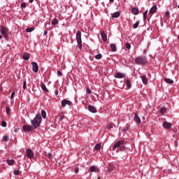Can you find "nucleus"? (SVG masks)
Here are the masks:
<instances>
[{"mask_svg":"<svg viewBox=\"0 0 179 179\" xmlns=\"http://www.w3.org/2000/svg\"><path fill=\"white\" fill-rule=\"evenodd\" d=\"M35 1H38V0H35Z\"/></svg>","mask_w":179,"mask_h":179,"instance_id":"58","label":"nucleus"},{"mask_svg":"<svg viewBox=\"0 0 179 179\" xmlns=\"http://www.w3.org/2000/svg\"><path fill=\"white\" fill-rule=\"evenodd\" d=\"M6 125H7L6 122L3 121L1 122V127H3V128H6Z\"/></svg>","mask_w":179,"mask_h":179,"instance_id":"39","label":"nucleus"},{"mask_svg":"<svg viewBox=\"0 0 179 179\" xmlns=\"http://www.w3.org/2000/svg\"><path fill=\"white\" fill-rule=\"evenodd\" d=\"M148 10H146L144 13H143V20H146V19H148Z\"/></svg>","mask_w":179,"mask_h":179,"instance_id":"30","label":"nucleus"},{"mask_svg":"<svg viewBox=\"0 0 179 179\" xmlns=\"http://www.w3.org/2000/svg\"><path fill=\"white\" fill-rule=\"evenodd\" d=\"M23 131L24 132H31L33 131V127H31L30 125H24Z\"/></svg>","mask_w":179,"mask_h":179,"instance_id":"8","label":"nucleus"},{"mask_svg":"<svg viewBox=\"0 0 179 179\" xmlns=\"http://www.w3.org/2000/svg\"><path fill=\"white\" fill-rule=\"evenodd\" d=\"M34 30V27H29L26 29L27 33H31Z\"/></svg>","mask_w":179,"mask_h":179,"instance_id":"28","label":"nucleus"},{"mask_svg":"<svg viewBox=\"0 0 179 179\" xmlns=\"http://www.w3.org/2000/svg\"><path fill=\"white\" fill-rule=\"evenodd\" d=\"M22 59H24V61H29V59H30V53L24 52L22 55Z\"/></svg>","mask_w":179,"mask_h":179,"instance_id":"13","label":"nucleus"},{"mask_svg":"<svg viewBox=\"0 0 179 179\" xmlns=\"http://www.w3.org/2000/svg\"><path fill=\"white\" fill-rule=\"evenodd\" d=\"M0 32L1 34L3 36L4 38H6V40H8V33H9V29L4 27L3 25H1L0 27Z\"/></svg>","mask_w":179,"mask_h":179,"instance_id":"4","label":"nucleus"},{"mask_svg":"<svg viewBox=\"0 0 179 179\" xmlns=\"http://www.w3.org/2000/svg\"><path fill=\"white\" fill-rule=\"evenodd\" d=\"M120 150H125V146L124 145L120 146Z\"/></svg>","mask_w":179,"mask_h":179,"instance_id":"49","label":"nucleus"},{"mask_svg":"<svg viewBox=\"0 0 179 179\" xmlns=\"http://www.w3.org/2000/svg\"><path fill=\"white\" fill-rule=\"evenodd\" d=\"M88 110H89V111H90V113H97V109H96V108L94 106H91V105H90L88 106Z\"/></svg>","mask_w":179,"mask_h":179,"instance_id":"15","label":"nucleus"},{"mask_svg":"<svg viewBox=\"0 0 179 179\" xmlns=\"http://www.w3.org/2000/svg\"><path fill=\"white\" fill-rule=\"evenodd\" d=\"M163 127L164 128H165V129H170V128H171L172 127V124L171 123L166 121V122H164Z\"/></svg>","mask_w":179,"mask_h":179,"instance_id":"10","label":"nucleus"},{"mask_svg":"<svg viewBox=\"0 0 179 179\" xmlns=\"http://www.w3.org/2000/svg\"><path fill=\"white\" fill-rule=\"evenodd\" d=\"M47 157H48V159H51V157H52V154L48 153Z\"/></svg>","mask_w":179,"mask_h":179,"instance_id":"46","label":"nucleus"},{"mask_svg":"<svg viewBox=\"0 0 179 179\" xmlns=\"http://www.w3.org/2000/svg\"><path fill=\"white\" fill-rule=\"evenodd\" d=\"M57 75H58V76H62V72H61L60 71H58Z\"/></svg>","mask_w":179,"mask_h":179,"instance_id":"47","label":"nucleus"},{"mask_svg":"<svg viewBox=\"0 0 179 179\" xmlns=\"http://www.w3.org/2000/svg\"><path fill=\"white\" fill-rule=\"evenodd\" d=\"M164 82L166 83H169V85H173L174 83V81L170 78H164Z\"/></svg>","mask_w":179,"mask_h":179,"instance_id":"23","label":"nucleus"},{"mask_svg":"<svg viewBox=\"0 0 179 179\" xmlns=\"http://www.w3.org/2000/svg\"><path fill=\"white\" fill-rule=\"evenodd\" d=\"M110 2H114V0H109Z\"/></svg>","mask_w":179,"mask_h":179,"instance_id":"55","label":"nucleus"},{"mask_svg":"<svg viewBox=\"0 0 179 179\" xmlns=\"http://www.w3.org/2000/svg\"><path fill=\"white\" fill-rule=\"evenodd\" d=\"M126 86H127V89H131V87H132V83H131L130 80H126Z\"/></svg>","mask_w":179,"mask_h":179,"instance_id":"21","label":"nucleus"},{"mask_svg":"<svg viewBox=\"0 0 179 179\" xmlns=\"http://www.w3.org/2000/svg\"><path fill=\"white\" fill-rule=\"evenodd\" d=\"M31 65H32V71L35 73L38 72V64H37V62H32Z\"/></svg>","mask_w":179,"mask_h":179,"instance_id":"7","label":"nucleus"},{"mask_svg":"<svg viewBox=\"0 0 179 179\" xmlns=\"http://www.w3.org/2000/svg\"><path fill=\"white\" fill-rule=\"evenodd\" d=\"M101 36L102 40H103V41H107V34H106V32H104L103 31H101Z\"/></svg>","mask_w":179,"mask_h":179,"instance_id":"18","label":"nucleus"},{"mask_svg":"<svg viewBox=\"0 0 179 179\" xmlns=\"http://www.w3.org/2000/svg\"><path fill=\"white\" fill-rule=\"evenodd\" d=\"M51 24H52V26H55V24H58V19L57 18L54 19L52 21Z\"/></svg>","mask_w":179,"mask_h":179,"instance_id":"27","label":"nucleus"},{"mask_svg":"<svg viewBox=\"0 0 179 179\" xmlns=\"http://www.w3.org/2000/svg\"><path fill=\"white\" fill-rule=\"evenodd\" d=\"M165 15L167 16V17H170V11H166Z\"/></svg>","mask_w":179,"mask_h":179,"instance_id":"43","label":"nucleus"},{"mask_svg":"<svg viewBox=\"0 0 179 179\" xmlns=\"http://www.w3.org/2000/svg\"><path fill=\"white\" fill-rule=\"evenodd\" d=\"M166 111H167V110H166V108H164V107H162V108L160 109V113H161V114H165Z\"/></svg>","mask_w":179,"mask_h":179,"instance_id":"31","label":"nucleus"},{"mask_svg":"<svg viewBox=\"0 0 179 179\" xmlns=\"http://www.w3.org/2000/svg\"><path fill=\"white\" fill-rule=\"evenodd\" d=\"M157 10V6H153L150 9V13L151 15H154V13H156V11Z\"/></svg>","mask_w":179,"mask_h":179,"instance_id":"16","label":"nucleus"},{"mask_svg":"<svg viewBox=\"0 0 179 179\" xmlns=\"http://www.w3.org/2000/svg\"><path fill=\"white\" fill-rule=\"evenodd\" d=\"M100 149H101V143H97V144L94 146V150H100Z\"/></svg>","mask_w":179,"mask_h":179,"instance_id":"26","label":"nucleus"},{"mask_svg":"<svg viewBox=\"0 0 179 179\" xmlns=\"http://www.w3.org/2000/svg\"><path fill=\"white\" fill-rule=\"evenodd\" d=\"M41 115L43 118H47V113H45V110H41Z\"/></svg>","mask_w":179,"mask_h":179,"instance_id":"29","label":"nucleus"},{"mask_svg":"<svg viewBox=\"0 0 179 179\" xmlns=\"http://www.w3.org/2000/svg\"><path fill=\"white\" fill-rule=\"evenodd\" d=\"M34 1V0H29V3H33Z\"/></svg>","mask_w":179,"mask_h":179,"instance_id":"54","label":"nucleus"},{"mask_svg":"<svg viewBox=\"0 0 179 179\" xmlns=\"http://www.w3.org/2000/svg\"><path fill=\"white\" fill-rule=\"evenodd\" d=\"M121 145H124V141H119L115 143V144L113 145V150H115L116 148H120Z\"/></svg>","mask_w":179,"mask_h":179,"instance_id":"11","label":"nucleus"},{"mask_svg":"<svg viewBox=\"0 0 179 179\" xmlns=\"http://www.w3.org/2000/svg\"><path fill=\"white\" fill-rule=\"evenodd\" d=\"M21 8H26V3H21Z\"/></svg>","mask_w":179,"mask_h":179,"instance_id":"48","label":"nucleus"},{"mask_svg":"<svg viewBox=\"0 0 179 179\" xmlns=\"http://www.w3.org/2000/svg\"><path fill=\"white\" fill-rule=\"evenodd\" d=\"M134 62L136 65H146L148 59L145 56H139L135 59Z\"/></svg>","mask_w":179,"mask_h":179,"instance_id":"2","label":"nucleus"},{"mask_svg":"<svg viewBox=\"0 0 179 179\" xmlns=\"http://www.w3.org/2000/svg\"><path fill=\"white\" fill-rule=\"evenodd\" d=\"M126 48H127V50H131V43H127Z\"/></svg>","mask_w":179,"mask_h":179,"instance_id":"37","label":"nucleus"},{"mask_svg":"<svg viewBox=\"0 0 179 179\" xmlns=\"http://www.w3.org/2000/svg\"><path fill=\"white\" fill-rule=\"evenodd\" d=\"M26 155L28 159H33L34 157V152L30 148L26 150Z\"/></svg>","mask_w":179,"mask_h":179,"instance_id":"5","label":"nucleus"},{"mask_svg":"<svg viewBox=\"0 0 179 179\" xmlns=\"http://www.w3.org/2000/svg\"><path fill=\"white\" fill-rule=\"evenodd\" d=\"M110 48H111V50L113 52H115V51H117V46L115 45V44L114 43H112L110 45Z\"/></svg>","mask_w":179,"mask_h":179,"instance_id":"25","label":"nucleus"},{"mask_svg":"<svg viewBox=\"0 0 179 179\" xmlns=\"http://www.w3.org/2000/svg\"><path fill=\"white\" fill-rule=\"evenodd\" d=\"M107 128H108V129H113V124H108Z\"/></svg>","mask_w":179,"mask_h":179,"instance_id":"41","label":"nucleus"},{"mask_svg":"<svg viewBox=\"0 0 179 179\" xmlns=\"http://www.w3.org/2000/svg\"><path fill=\"white\" fill-rule=\"evenodd\" d=\"M8 166H13L15 164V159H6V160Z\"/></svg>","mask_w":179,"mask_h":179,"instance_id":"19","label":"nucleus"},{"mask_svg":"<svg viewBox=\"0 0 179 179\" xmlns=\"http://www.w3.org/2000/svg\"><path fill=\"white\" fill-rule=\"evenodd\" d=\"M9 139V137L8 136H4L2 138L3 142H8V140Z\"/></svg>","mask_w":179,"mask_h":179,"instance_id":"32","label":"nucleus"},{"mask_svg":"<svg viewBox=\"0 0 179 179\" xmlns=\"http://www.w3.org/2000/svg\"><path fill=\"white\" fill-rule=\"evenodd\" d=\"M64 118H65V115H62V116H60V117H59V121H63V120H64Z\"/></svg>","mask_w":179,"mask_h":179,"instance_id":"45","label":"nucleus"},{"mask_svg":"<svg viewBox=\"0 0 179 179\" xmlns=\"http://www.w3.org/2000/svg\"><path fill=\"white\" fill-rule=\"evenodd\" d=\"M6 113L7 115H9V114H10V108H9V107L6 108Z\"/></svg>","mask_w":179,"mask_h":179,"instance_id":"35","label":"nucleus"},{"mask_svg":"<svg viewBox=\"0 0 179 179\" xmlns=\"http://www.w3.org/2000/svg\"><path fill=\"white\" fill-rule=\"evenodd\" d=\"M26 86H27V83H26V80H24V82H23V89H24V90H25V89H26Z\"/></svg>","mask_w":179,"mask_h":179,"instance_id":"40","label":"nucleus"},{"mask_svg":"<svg viewBox=\"0 0 179 179\" xmlns=\"http://www.w3.org/2000/svg\"><path fill=\"white\" fill-rule=\"evenodd\" d=\"M131 13L133 15H139V10L138 8H135V7L132 8H131Z\"/></svg>","mask_w":179,"mask_h":179,"instance_id":"20","label":"nucleus"},{"mask_svg":"<svg viewBox=\"0 0 179 179\" xmlns=\"http://www.w3.org/2000/svg\"><path fill=\"white\" fill-rule=\"evenodd\" d=\"M43 34H44V36H47V34H48V32L47 31H44Z\"/></svg>","mask_w":179,"mask_h":179,"instance_id":"53","label":"nucleus"},{"mask_svg":"<svg viewBox=\"0 0 179 179\" xmlns=\"http://www.w3.org/2000/svg\"><path fill=\"white\" fill-rule=\"evenodd\" d=\"M128 129H129V128L128 127H126L124 129H122V131L125 133L128 131Z\"/></svg>","mask_w":179,"mask_h":179,"instance_id":"42","label":"nucleus"},{"mask_svg":"<svg viewBox=\"0 0 179 179\" xmlns=\"http://www.w3.org/2000/svg\"><path fill=\"white\" fill-rule=\"evenodd\" d=\"M55 94L56 96H58V90H56L55 91Z\"/></svg>","mask_w":179,"mask_h":179,"instance_id":"52","label":"nucleus"},{"mask_svg":"<svg viewBox=\"0 0 179 179\" xmlns=\"http://www.w3.org/2000/svg\"><path fill=\"white\" fill-rule=\"evenodd\" d=\"M97 179H100V177H98V178Z\"/></svg>","mask_w":179,"mask_h":179,"instance_id":"57","label":"nucleus"},{"mask_svg":"<svg viewBox=\"0 0 179 179\" xmlns=\"http://www.w3.org/2000/svg\"><path fill=\"white\" fill-rule=\"evenodd\" d=\"M74 171L76 174H78L79 173V169H76Z\"/></svg>","mask_w":179,"mask_h":179,"instance_id":"50","label":"nucleus"},{"mask_svg":"<svg viewBox=\"0 0 179 179\" xmlns=\"http://www.w3.org/2000/svg\"><path fill=\"white\" fill-rule=\"evenodd\" d=\"M86 93H87V94H92V90H90V88L87 87Z\"/></svg>","mask_w":179,"mask_h":179,"instance_id":"36","label":"nucleus"},{"mask_svg":"<svg viewBox=\"0 0 179 179\" xmlns=\"http://www.w3.org/2000/svg\"><path fill=\"white\" fill-rule=\"evenodd\" d=\"M20 171L19 170H15L13 171L14 176H19Z\"/></svg>","mask_w":179,"mask_h":179,"instance_id":"38","label":"nucleus"},{"mask_svg":"<svg viewBox=\"0 0 179 179\" xmlns=\"http://www.w3.org/2000/svg\"><path fill=\"white\" fill-rule=\"evenodd\" d=\"M2 37H3L2 35H0V40H1V38H2Z\"/></svg>","mask_w":179,"mask_h":179,"instance_id":"56","label":"nucleus"},{"mask_svg":"<svg viewBox=\"0 0 179 179\" xmlns=\"http://www.w3.org/2000/svg\"><path fill=\"white\" fill-rule=\"evenodd\" d=\"M138 26H139V21H137V22L133 25V29H138Z\"/></svg>","mask_w":179,"mask_h":179,"instance_id":"33","label":"nucleus"},{"mask_svg":"<svg viewBox=\"0 0 179 179\" xmlns=\"http://www.w3.org/2000/svg\"><path fill=\"white\" fill-rule=\"evenodd\" d=\"M76 38L79 50H82V32L80 31H77Z\"/></svg>","mask_w":179,"mask_h":179,"instance_id":"3","label":"nucleus"},{"mask_svg":"<svg viewBox=\"0 0 179 179\" xmlns=\"http://www.w3.org/2000/svg\"><path fill=\"white\" fill-rule=\"evenodd\" d=\"M102 57L103 56L101 55V54H98V55H95L96 59H101Z\"/></svg>","mask_w":179,"mask_h":179,"instance_id":"34","label":"nucleus"},{"mask_svg":"<svg viewBox=\"0 0 179 179\" xmlns=\"http://www.w3.org/2000/svg\"><path fill=\"white\" fill-rule=\"evenodd\" d=\"M13 97H15V92H13L11 93V95H10V99H11V100L13 99Z\"/></svg>","mask_w":179,"mask_h":179,"instance_id":"44","label":"nucleus"},{"mask_svg":"<svg viewBox=\"0 0 179 179\" xmlns=\"http://www.w3.org/2000/svg\"><path fill=\"white\" fill-rule=\"evenodd\" d=\"M113 19H115L117 17H120V11L115 12L112 15Z\"/></svg>","mask_w":179,"mask_h":179,"instance_id":"24","label":"nucleus"},{"mask_svg":"<svg viewBox=\"0 0 179 179\" xmlns=\"http://www.w3.org/2000/svg\"><path fill=\"white\" fill-rule=\"evenodd\" d=\"M134 121L136 124H141V117L138 115V113H135Z\"/></svg>","mask_w":179,"mask_h":179,"instance_id":"17","label":"nucleus"},{"mask_svg":"<svg viewBox=\"0 0 179 179\" xmlns=\"http://www.w3.org/2000/svg\"><path fill=\"white\" fill-rule=\"evenodd\" d=\"M62 107H66V105L67 106H72V102L69 100H67V99H63L62 101Z\"/></svg>","mask_w":179,"mask_h":179,"instance_id":"6","label":"nucleus"},{"mask_svg":"<svg viewBox=\"0 0 179 179\" xmlns=\"http://www.w3.org/2000/svg\"><path fill=\"white\" fill-rule=\"evenodd\" d=\"M5 104H6V101H3L1 102V106H5Z\"/></svg>","mask_w":179,"mask_h":179,"instance_id":"51","label":"nucleus"},{"mask_svg":"<svg viewBox=\"0 0 179 179\" xmlns=\"http://www.w3.org/2000/svg\"><path fill=\"white\" fill-rule=\"evenodd\" d=\"M41 87L43 92H48V89H47V87L45 86V84H44V83H41Z\"/></svg>","mask_w":179,"mask_h":179,"instance_id":"22","label":"nucleus"},{"mask_svg":"<svg viewBox=\"0 0 179 179\" xmlns=\"http://www.w3.org/2000/svg\"><path fill=\"white\" fill-rule=\"evenodd\" d=\"M41 115L40 113L37 114L36 117L31 121V124L34 129L38 128V126L41 124Z\"/></svg>","mask_w":179,"mask_h":179,"instance_id":"1","label":"nucleus"},{"mask_svg":"<svg viewBox=\"0 0 179 179\" xmlns=\"http://www.w3.org/2000/svg\"><path fill=\"white\" fill-rule=\"evenodd\" d=\"M91 173H100V169L96 166H92L90 169Z\"/></svg>","mask_w":179,"mask_h":179,"instance_id":"9","label":"nucleus"},{"mask_svg":"<svg viewBox=\"0 0 179 179\" xmlns=\"http://www.w3.org/2000/svg\"><path fill=\"white\" fill-rule=\"evenodd\" d=\"M141 78L143 85H148V82H149L148 77H146L145 75H143V76H141Z\"/></svg>","mask_w":179,"mask_h":179,"instance_id":"12","label":"nucleus"},{"mask_svg":"<svg viewBox=\"0 0 179 179\" xmlns=\"http://www.w3.org/2000/svg\"><path fill=\"white\" fill-rule=\"evenodd\" d=\"M115 78H117V79H122V78H125V74L122 73H116Z\"/></svg>","mask_w":179,"mask_h":179,"instance_id":"14","label":"nucleus"}]
</instances>
